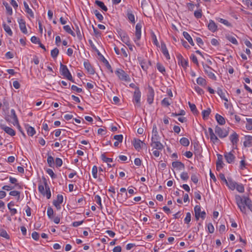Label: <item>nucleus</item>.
Wrapping results in <instances>:
<instances>
[{
    "instance_id": "nucleus-1",
    "label": "nucleus",
    "mask_w": 252,
    "mask_h": 252,
    "mask_svg": "<svg viewBox=\"0 0 252 252\" xmlns=\"http://www.w3.org/2000/svg\"><path fill=\"white\" fill-rule=\"evenodd\" d=\"M236 200L239 208L243 213H246V206L250 210H252V203L248 196L236 195Z\"/></svg>"
},
{
    "instance_id": "nucleus-2",
    "label": "nucleus",
    "mask_w": 252,
    "mask_h": 252,
    "mask_svg": "<svg viewBox=\"0 0 252 252\" xmlns=\"http://www.w3.org/2000/svg\"><path fill=\"white\" fill-rule=\"evenodd\" d=\"M38 189L39 192L44 196H46L47 199L51 198V193L50 189L45 178H44V185L39 184Z\"/></svg>"
},
{
    "instance_id": "nucleus-3",
    "label": "nucleus",
    "mask_w": 252,
    "mask_h": 252,
    "mask_svg": "<svg viewBox=\"0 0 252 252\" xmlns=\"http://www.w3.org/2000/svg\"><path fill=\"white\" fill-rule=\"evenodd\" d=\"M160 139L159 135H152L151 145L153 148L158 150H162L163 149L164 146L160 143Z\"/></svg>"
},
{
    "instance_id": "nucleus-4",
    "label": "nucleus",
    "mask_w": 252,
    "mask_h": 252,
    "mask_svg": "<svg viewBox=\"0 0 252 252\" xmlns=\"http://www.w3.org/2000/svg\"><path fill=\"white\" fill-rule=\"evenodd\" d=\"M60 72L61 74L66 78L69 81L74 82L72 75L65 65L61 63L60 64Z\"/></svg>"
},
{
    "instance_id": "nucleus-5",
    "label": "nucleus",
    "mask_w": 252,
    "mask_h": 252,
    "mask_svg": "<svg viewBox=\"0 0 252 252\" xmlns=\"http://www.w3.org/2000/svg\"><path fill=\"white\" fill-rule=\"evenodd\" d=\"M221 181L224 182L229 189L233 190L235 189L237 183L234 181L231 178L227 177L226 179L224 175L221 174Z\"/></svg>"
},
{
    "instance_id": "nucleus-6",
    "label": "nucleus",
    "mask_w": 252,
    "mask_h": 252,
    "mask_svg": "<svg viewBox=\"0 0 252 252\" xmlns=\"http://www.w3.org/2000/svg\"><path fill=\"white\" fill-rule=\"evenodd\" d=\"M115 73L118 76L119 78L121 80L125 81H129L130 80L129 76L123 69H117V70L115 71Z\"/></svg>"
},
{
    "instance_id": "nucleus-7",
    "label": "nucleus",
    "mask_w": 252,
    "mask_h": 252,
    "mask_svg": "<svg viewBox=\"0 0 252 252\" xmlns=\"http://www.w3.org/2000/svg\"><path fill=\"white\" fill-rule=\"evenodd\" d=\"M141 96V94L139 89L138 87H136L133 94V102H135L139 107L140 106Z\"/></svg>"
},
{
    "instance_id": "nucleus-8",
    "label": "nucleus",
    "mask_w": 252,
    "mask_h": 252,
    "mask_svg": "<svg viewBox=\"0 0 252 252\" xmlns=\"http://www.w3.org/2000/svg\"><path fill=\"white\" fill-rule=\"evenodd\" d=\"M205 73L212 79L216 80V76L213 73V70L207 64H203Z\"/></svg>"
},
{
    "instance_id": "nucleus-9",
    "label": "nucleus",
    "mask_w": 252,
    "mask_h": 252,
    "mask_svg": "<svg viewBox=\"0 0 252 252\" xmlns=\"http://www.w3.org/2000/svg\"><path fill=\"white\" fill-rule=\"evenodd\" d=\"M0 128L1 129L3 130L7 134L10 135L11 136H15L16 134V132L13 129L9 126H6L4 124H0Z\"/></svg>"
},
{
    "instance_id": "nucleus-10",
    "label": "nucleus",
    "mask_w": 252,
    "mask_h": 252,
    "mask_svg": "<svg viewBox=\"0 0 252 252\" xmlns=\"http://www.w3.org/2000/svg\"><path fill=\"white\" fill-rule=\"evenodd\" d=\"M148 92L147 94V102L149 104H151L153 102L155 93L153 88L149 86L148 88Z\"/></svg>"
},
{
    "instance_id": "nucleus-11",
    "label": "nucleus",
    "mask_w": 252,
    "mask_h": 252,
    "mask_svg": "<svg viewBox=\"0 0 252 252\" xmlns=\"http://www.w3.org/2000/svg\"><path fill=\"white\" fill-rule=\"evenodd\" d=\"M142 25L140 23H137L135 27V39H134L135 42L139 40L141 36ZM137 44V43H136ZM137 44H138L137 43Z\"/></svg>"
},
{
    "instance_id": "nucleus-12",
    "label": "nucleus",
    "mask_w": 252,
    "mask_h": 252,
    "mask_svg": "<svg viewBox=\"0 0 252 252\" xmlns=\"http://www.w3.org/2000/svg\"><path fill=\"white\" fill-rule=\"evenodd\" d=\"M63 196L61 194H58L57 199L53 201V205L56 207L57 210L61 209V204L63 202Z\"/></svg>"
},
{
    "instance_id": "nucleus-13",
    "label": "nucleus",
    "mask_w": 252,
    "mask_h": 252,
    "mask_svg": "<svg viewBox=\"0 0 252 252\" xmlns=\"http://www.w3.org/2000/svg\"><path fill=\"white\" fill-rule=\"evenodd\" d=\"M224 157L227 163L231 164L234 162L235 157L231 152L224 153Z\"/></svg>"
},
{
    "instance_id": "nucleus-14",
    "label": "nucleus",
    "mask_w": 252,
    "mask_h": 252,
    "mask_svg": "<svg viewBox=\"0 0 252 252\" xmlns=\"http://www.w3.org/2000/svg\"><path fill=\"white\" fill-rule=\"evenodd\" d=\"M177 58L178 61V64L182 65L184 68H187L188 66V61L185 59L181 54L178 55Z\"/></svg>"
},
{
    "instance_id": "nucleus-15",
    "label": "nucleus",
    "mask_w": 252,
    "mask_h": 252,
    "mask_svg": "<svg viewBox=\"0 0 252 252\" xmlns=\"http://www.w3.org/2000/svg\"><path fill=\"white\" fill-rule=\"evenodd\" d=\"M221 99H224L225 102H224V105L225 108L228 110V112L231 115H232L234 114V109H233L231 105L228 102V100L226 98H224L222 96V94H221Z\"/></svg>"
},
{
    "instance_id": "nucleus-16",
    "label": "nucleus",
    "mask_w": 252,
    "mask_h": 252,
    "mask_svg": "<svg viewBox=\"0 0 252 252\" xmlns=\"http://www.w3.org/2000/svg\"><path fill=\"white\" fill-rule=\"evenodd\" d=\"M18 22L19 25V28L21 31L24 34L28 33L27 30L26 26V22L23 19H18Z\"/></svg>"
},
{
    "instance_id": "nucleus-17",
    "label": "nucleus",
    "mask_w": 252,
    "mask_h": 252,
    "mask_svg": "<svg viewBox=\"0 0 252 252\" xmlns=\"http://www.w3.org/2000/svg\"><path fill=\"white\" fill-rule=\"evenodd\" d=\"M126 16H127V18L128 21L131 24H134L135 23V16L131 9H127Z\"/></svg>"
},
{
    "instance_id": "nucleus-18",
    "label": "nucleus",
    "mask_w": 252,
    "mask_h": 252,
    "mask_svg": "<svg viewBox=\"0 0 252 252\" xmlns=\"http://www.w3.org/2000/svg\"><path fill=\"white\" fill-rule=\"evenodd\" d=\"M208 131L210 134V137L211 140L214 143H216L218 142L219 140L218 138V135L216 134H215L213 132V130L212 128L209 127L208 128Z\"/></svg>"
},
{
    "instance_id": "nucleus-19",
    "label": "nucleus",
    "mask_w": 252,
    "mask_h": 252,
    "mask_svg": "<svg viewBox=\"0 0 252 252\" xmlns=\"http://www.w3.org/2000/svg\"><path fill=\"white\" fill-rule=\"evenodd\" d=\"M11 113V117L13 120V122L12 123L14 126H19L20 128V126L19 125L18 119L17 116L16 114L15 111L14 109H11L10 111Z\"/></svg>"
},
{
    "instance_id": "nucleus-20",
    "label": "nucleus",
    "mask_w": 252,
    "mask_h": 252,
    "mask_svg": "<svg viewBox=\"0 0 252 252\" xmlns=\"http://www.w3.org/2000/svg\"><path fill=\"white\" fill-rule=\"evenodd\" d=\"M161 50L166 59L169 60L170 59V55L166 48V45L164 42H162L161 43Z\"/></svg>"
},
{
    "instance_id": "nucleus-21",
    "label": "nucleus",
    "mask_w": 252,
    "mask_h": 252,
    "mask_svg": "<svg viewBox=\"0 0 252 252\" xmlns=\"http://www.w3.org/2000/svg\"><path fill=\"white\" fill-rule=\"evenodd\" d=\"M84 65L85 69L90 74H94L95 72L94 70L88 61L84 62Z\"/></svg>"
},
{
    "instance_id": "nucleus-22",
    "label": "nucleus",
    "mask_w": 252,
    "mask_h": 252,
    "mask_svg": "<svg viewBox=\"0 0 252 252\" xmlns=\"http://www.w3.org/2000/svg\"><path fill=\"white\" fill-rule=\"evenodd\" d=\"M140 64L142 69L145 71H147L149 65H151V62L150 61L147 62L144 60H142L140 61Z\"/></svg>"
},
{
    "instance_id": "nucleus-23",
    "label": "nucleus",
    "mask_w": 252,
    "mask_h": 252,
    "mask_svg": "<svg viewBox=\"0 0 252 252\" xmlns=\"http://www.w3.org/2000/svg\"><path fill=\"white\" fill-rule=\"evenodd\" d=\"M245 141L244 142V146L245 147H250L252 146V136L246 135L245 136Z\"/></svg>"
},
{
    "instance_id": "nucleus-24",
    "label": "nucleus",
    "mask_w": 252,
    "mask_h": 252,
    "mask_svg": "<svg viewBox=\"0 0 252 252\" xmlns=\"http://www.w3.org/2000/svg\"><path fill=\"white\" fill-rule=\"evenodd\" d=\"M9 182L11 184L15 185L14 187H15V188L19 189H22V186L20 185V184L17 183L18 180L16 178L9 177Z\"/></svg>"
},
{
    "instance_id": "nucleus-25",
    "label": "nucleus",
    "mask_w": 252,
    "mask_h": 252,
    "mask_svg": "<svg viewBox=\"0 0 252 252\" xmlns=\"http://www.w3.org/2000/svg\"><path fill=\"white\" fill-rule=\"evenodd\" d=\"M145 144L141 140L139 139H134V142L133 143V146L135 148L136 150L139 151L140 149H141V146L143 145H145Z\"/></svg>"
},
{
    "instance_id": "nucleus-26",
    "label": "nucleus",
    "mask_w": 252,
    "mask_h": 252,
    "mask_svg": "<svg viewBox=\"0 0 252 252\" xmlns=\"http://www.w3.org/2000/svg\"><path fill=\"white\" fill-rule=\"evenodd\" d=\"M229 139L233 145L236 144L238 141V135L236 132H233L229 136Z\"/></svg>"
},
{
    "instance_id": "nucleus-27",
    "label": "nucleus",
    "mask_w": 252,
    "mask_h": 252,
    "mask_svg": "<svg viewBox=\"0 0 252 252\" xmlns=\"http://www.w3.org/2000/svg\"><path fill=\"white\" fill-rule=\"evenodd\" d=\"M195 217L196 220H197L200 218V216L201 213L200 206L199 205H196L194 208Z\"/></svg>"
},
{
    "instance_id": "nucleus-28",
    "label": "nucleus",
    "mask_w": 252,
    "mask_h": 252,
    "mask_svg": "<svg viewBox=\"0 0 252 252\" xmlns=\"http://www.w3.org/2000/svg\"><path fill=\"white\" fill-rule=\"evenodd\" d=\"M75 29L74 30L76 32L77 38L79 40H81L82 39V33L83 32L80 29L79 26L77 24H75Z\"/></svg>"
},
{
    "instance_id": "nucleus-29",
    "label": "nucleus",
    "mask_w": 252,
    "mask_h": 252,
    "mask_svg": "<svg viewBox=\"0 0 252 252\" xmlns=\"http://www.w3.org/2000/svg\"><path fill=\"white\" fill-rule=\"evenodd\" d=\"M208 29L212 32H215L217 29V26L215 23L212 20L209 21V23L208 25Z\"/></svg>"
},
{
    "instance_id": "nucleus-30",
    "label": "nucleus",
    "mask_w": 252,
    "mask_h": 252,
    "mask_svg": "<svg viewBox=\"0 0 252 252\" xmlns=\"http://www.w3.org/2000/svg\"><path fill=\"white\" fill-rule=\"evenodd\" d=\"M172 165L173 167L177 168L179 169H182L185 168L184 164L180 161H173L172 163Z\"/></svg>"
},
{
    "instance_id": "nucleus-31",
    "label": "nucleus",
    "mask_w": 252,
    "mask_h": 252,
    "mask_svg": "<svg viewBox=\"0 0 252 252\" xmlns=\"http://www.w3.org/2000/svg\"><path fill=\"white\" fill-rule=\"evenodd\" d=\"M120 37L122 41L125 44H127L129 41H130V38L126 32L122 34Z\"/></svg>"
},
{
    "instance_id": "nucleus-32",
    "label": "nucleus",
    "mask_w": 252,
    "mask_h": 252,
    "mask_svg": "<svg viewBox=\"0 0 252 252\" xmlns=\"http://www.w3.org/2000/svg\"><path fill=\"white\" fill-rule=\"evenodd\" d=\"M225 38L231 42L232 43L237 45L238 44L237 40L235 38V37L230 34H227L225 35Z\"/></svg>"
},
{
    "instance_id": "nucleus-33",
    "label": "nucleus",
    "mask_w": 252,
    "mask_h": 252,
    "mask_svg": "<svg viewBox=\"0 0 252 252\" xmlns=\"http://www.w3.org/2000/svg\"><path fill=\"white\" fill-rule=\"evenodd\" d=\"M14 206V203L12 201L9 202L7 205L8 208L10 210L11 216L14 215L17 212V210L16 209L11 208V206Z\"/></svg>"
},
{
    "instance_id": "nucleus-34",
    "label": "nucleus",
    "mask_w": 252,
    "mask_h": 252,
    "mask_svg": "<svg viewBox=\"0 0 252 252\" xmlns=\"http://www.w3.org/2000/svg\"><path fill=\"white\" fill-rule=\"evenodd\" d=\"M183 35H184V37L188 41V42L189 43V44L191 45H192V46L194 45V43L193 41V40H192L191 37L190 36V35L188 33V32H184Z\"/></svg>"
},
{
    "instance_id": "nucleus-35",
    "label": "nucleus",
    "mask_w": 252,
    "mask_h": 252,
    "mask_svg": "<svg viewBox=\"0 0 252 252\" xmlns=\"http://www.w3.org/2000/svg\"><path fill=\"white\" fill-rule=\"evenodd\" d=\"M26 128L27 133L29 136H32L35 133V130L33 127L27 125Z\"/></svg>"
},
{
    "instance_id": "nucleus-36",
    "label": "nucleus",
    "mask_w": 252,
    "mask_h": 252,
    "mask_svg": "<svg viewBox=\"0 0 252 252\" xmlns=\"http://www.w3.org/2000/svg\"><path fill=\"white\" fill-rule=\"evenodd\" d=\"M24 7L25 8L26 12L28 14H29L31 17L33 18L34 17L33 13L32 10L29 8L28 3L26 1H24Z\"/></svg>"
},
{
    "instance_id": "nucleus-37",
    "label": "nucleus",
    "mask_w": 252,
    "mask_h": 252,
    "mask_svg": "<svg viewBox=\"0 0 252 252\" xmlns=\"http://www.w3.org/2000/svg\"><path fill=\"white\" fill-rule=\"evenodd\" d=\"M95 3L104 11H107L108 9L107 7L104 5V3L102 1L96 0L95 1Z\"/></svg>"
},
{
    "instance_id": "nucleus-38",
    "label": "nucleus",
    "mask_w": 252,
    "mask_h": 252,
    "mask_svg": "<svg viewBox=\"0 0 252 252\" xmlns=\"http://www.w3.org/2000/svg\"><path fill=\"white\" fill-rule=\"evenodd\" d=\"M47 161L49 166L51 167H53L54 166L55 162L54 158L52 156L48 155Z\"/></svg>"
},
{
    "instance_id": "nucleus-39",
    "label": "nucleus",
    "mask_w": 252,
    "mask_h": 252,
    "mask_svg": "<svg viewBox=\"0 0 252 252\" xmlns=\"http://www.w3.org/2000/svg\"><path fill=\"white\" fill-rule=\"evenodd\" d=\"M221 24H223L225 26L229 29H232L233 27V25L231 21L226 19H223L221 18Z\"/></svg>"
},
{
    "instance_id": "nucleus-40",
    "label": "nucleus",
    "mask_w": 252,
    "mask_h": 252,
    "mask_svg": "<svg viewBox=\"0 0 252 252\" xmlns=\"http://www.w3.org/2000/svg\"><path fill=\"white\" fill-rule=\"evenodd\" d=\"M180 143L183 146L187 147L189 145V141L188 138L186 137H183L180 139Z\"/></svg>"
},
{
    "instance_id": "nucleus-41",
    "label": "nucleus",
    "mask_w": 252,
    "mask_h": 252,
    "mask_svg": "<svg viewBox=\"0 0 252 252\" xmlns=\"http://www.w3.org/2000/svg\"><path fill=\"white\" fill-rule=\"evenodd\" d=\"M102 62L105 63L106 68L111 72V73H112L113 72V71L111 65L109 64L107 60L106 59H105V58L103 56H102Z\"/></svg>"
},
{
    "instance_id": "nucleus-42",
    "label": "nucleus",
    "mask_w": 252,
    "mask_h": 252,
    "mask_svg": "<svg viewBox=\"0 0 252 252\" xmlns=\"http://www.w3.org/2000/svg\"><path fill=\"white\" fill-rule=\"evenodd\" d=\"M3 29L4 31L7 32V33L10 35L12 36L13 32L10 28V27L8 25H7L5 23H3L2 24Z\"/></svg>"
},
{
    "instance_id": "nucleus-43",
    "label": "nucleus",
    "mask_w": 252,
    "mask_h": 252,
    "mask_svg": "<svg viewBox=\"0 0 252 252\" xmlns=\"http://www.w3.org/2000/svg\"><path fill=\"white\" fill-rule=\"evenodd\" d=\"M211 112V109L210 108H208L207 110H204L202 111V117L204 120H206L208 119L210 114Z\"/></svg>"
},
{
    "instance_id": "nucleus-44",
    "label": "nucleus",
    "mask_w": 252,
    "mask_h": 252,
    "mask_svg": "<svg viewBox=\"0 0 252 252\" xmlns=\"http://www.w3.org/2000/svg\"><path fill=\"white\" fill-rule=\"evenodd\" d=\"M63 28L66 32L70 34L72 36H75V34L74 32H73L72 31V30L71 29L69 26H68V25L64 26Z\"/></svg>"
},
{
    "instance_id": "nucleus-45",
    "label": "nucleus",
    "mask_w": 252,
    "mask_h": 252,
    "mask_svg": "<svg viewBox=\"0 0 252 252\" xmlns=\"http://www.w3.org/2000/svg\"><path fill=\"white\" fill-rule=\"evenodd\" d=\"M188 104L189 106V108L191 112L194 114H197L198 113V111L196 109L195 105L194 104L191 103L190 102H188Z\"/></svg>"
},
{
    "instance_id": "nucleus-46",
    "label": "nucleus",
    "mask_w": 252,
    "mask_h": 252,
    "mask_svg": "<svg viewBox=\"0 0 252 252\" xmlns=\"http://www.w3.org/2000/svg\"><path fill=\"white\" fill-rule=\"evenodd\" d=\"M59 50L57 48H55L51 51V55L54 59H56L58 56Z\"/></svg>"
},
{
    "instance_id": "nucleus-47",
    "label": "nucleus",
    "mask_w": 252,
    "mask_h": 252,
    "mask_svg": "<svg viewBox=\"0 0 252 252\" xmlns=\"http://www.w3.org/2000/svg\"><path fill=\"white\" fill-rule=\"evenodd\" d=\"M229 128L228 127H225L221 128V138L227 136L228 134Z\"/></svg>"
},
{
    "instance_id": "nucleus-48",
    "label": "nucleus",
    "mask_w": 252,
    "mask_h": 252,
    "mask_svg": "<svg viewBox=\"0 0 252 252\" xmlns=\"http://www.w3.org/2000/svg\"><path fill=\"white\" fill-rule=\"evenodd\" d=\"M157 67L158 70L162 74H164L165 72V67L160 63H157Z\"/></svg>"
},
{
    "instance_id": "nucleus-49",
    "label": "nucleus",
    "mask_w": 252,
    "mask_h": 252,
    "mask_svg": "<svg viewBox=\"0 0 252 252\" xmlns=\"http://www.w3.org/2000/svg\"><path fill=\"white\" fill-rule=\"evenodd\" d=\"M235 189L238 192L240 193L244 192L245 190L244 187L242 184H238L237 183Z\"/></svg>"
},
{
    "instance_id": "nucleus-50",
    "label": "nucleus",
    "mask_w": 252,
    "mask_h": 252,
    "mask_svg": "<svg viewBox=\"0 0 252 252\" xmlns=\"http://www.w3.org/2000/svg\"><path fill=\"white\" fill-rule=\"evenodd\" d=\"M162 106L168 107L170 105V99L168 98H164L161 102Z\"/></svg>"
},
{
    "instance_id": "nucleus-51",
    "label": "nucleus",
    "mask_w": 252,
    "mask_h": 252,
    "mask_svg": "<svg viewBox=\"0 0 252 252\" xmlns=\"http://www.w3.org/2000/svg\"><path fill=\"white\" fill-rule=\"evenodd\" d=\"M3 4L5 7V8L7 11V13L9 15H12V9L11 8V7L7 2H3Z\"/></svg>"
},
{
    "instance_id": "nucleus-52",
    "label": "nucleus",
    "mask_w": 252,
    "mask_h": 252,
    "mask_svg": "<svg viewBox=\"0 0 252 252\" xmlns=\"http://www.w3.org/2000/svg\"><path fill=\"white\" fill-rule=\"evenodd\" d=\"M0 236L7 239H9V235L7 234V232L3 229H0Z\"/></svg>"
},
{
    "instance_id": "nucleus-53",
    "label": "nucleus",
    "mask_w": 252,
    "mask_h": 252,
    "mask_svg": "<svg viewBox=\"0 0 252 252\" xmlns=\"http://www.w3.org/2000/svg\"><path fill=\"white\" fill-rule=\"evenodd\" d=\"M94 201L99 206L100 208L101 209L102 208V204H101V197L98 195H96L94 196Z\"/></svg>"
},
{
    "instance_id": "nucleus-54",
    "label": "nucleus",
    "mask_w": 252,
    "mask_h": 252,
    "mask_svg": "<svg viewBox=\"0 0 252 252\" xmlns=\"http://www.w3.org/2000/svg\"><path fill=\"white\" fill-rule=\"evenodd\" d=\"M218 160L216 162V169L218 171L220 169V154H217Z\"/></svg>"
},
{
    "instance_id": "nucleus-55",
    "label": "nucleus",
    "mask_w": 252,
    "mask_h": 252,
    "mask_svg": "<svg viewBox=\"0 0 252 252\" xmlns=\"http://www.w3.org/2000/svg\"><path fill=\"white\" fill-rule=\"evenodd\" d=\"M94 14L99 21L101 22L102 20H103V16L101 13H99L97 10H95L94 11Z\"/></svg>"
},
{
    "instance_id": "nucleus-56",
    "label": "nucleus",
    "mask_w": 252,
    "mask_h": 252,
    "mask_svg": "<svg viewBox=\"0 0 252 252\" xmlns=\"http://www.w3.org/2000/svg\"><path fill=\"white\" fill-rule=\"evenodd\" d=\"M101 159L104 162L107 163L112 162L113 161L112 158H107L104 154L101 155Z\"/></svg>"
},
{
    "instance_id": "nucleus-57",
    "label": "nucleus",
    "mask_w": 252,
    "mask_h": 252,
    "mask_svg": "<svg viewBox=\"0 0 252 252\" xmlns=\"http://www.w3.org/2000/svg\"><path fill=\"white\" fill-rule=\"evenodd\" d=\"M97 167L96 166L94 165L92 168V174L94 178L96 179L97 177Z\"/></svg>"
},
{
    "instance_id": "nucleus-58",
    "label": "nucleus",
    "mask_w": 252,
    "mask_h": 252,
    "mask_svg": "<svg viewBox=\"0 0 252 252\" xmlns=\"http://www.w3.org/2000/svg\"><path fill=\"white\" fill-rule=\"evenodd\" d=\"M197 83L199 85L204 86L206 85V80L202 78V77H199L197 79Z\"/></svg>"
},
{
    "instance_id": "nucleus-59",
    "label": "nucleus",
    "mask_w": 252,
    "mask_h": 252,
    "mask_svg": "<svg viewBox=\"0 0 252 252\" xmlns=\"http://www.w3.org/2000/svg\"><path fill=\"white\" fill-rule=\"evenodd\" d=\"M47 216L49 218H52L54 215V211L51 207H48L47 211Z\"/></svg>"
},
{
    "instance_id": "nucleus-60",
    "label": "nucleus",
    "mask_w": 252,
    "mask_h": 252,
    "mask_svg": "<svg viewBox=\"0 0 252 252\" xmlns=\"http://www.w3.org/2000/svg\"><path fill=\"white\" fill-rule=\"evenodd\" d=\"M191 220V214L188 212L186 214V217L184 219L185 223H189Z\"/></svg>"
},
{
    "instance_id": "nucleus-61",
    "label": "nucleus",
    "mask_w": 252,
    "mask_h": 252,
    "mask_svg": "<svg viewBox=\"0 0 252 252\" xmlns=\"http://www.w3.org/2000/svg\"><path fill=\"white\" fill-rule=\"evenodd\" d=\"M194 15L197 19L200 18L202 17L201 10L199 9V10L195 11L194 12Z\"/></svg>"
},
{
    "instance_id": "nucleus-62",
    "label": "nucleus",
    "mask_w": 252,
    "mask_h": 252,
    "mask_svg": "<svg viewBox=\"0 0 252 252\" xmlns=\"http://www.w3.org/2000/svg\"><path fill=\"white\" fill-rule=\"evenodd\" d=\"M55 164L57 167H61L63 164L62 159L60 158H56L55 160Z\"/></svg>"
},
{
    "instance_id": "nucleus-63",
    "label": "nucleus",
    "mask_w": 252,
    "mask_h": 252,
    "mask_svg": "<svg viewBox=\"0 0 252 252\" xmlns=\"http://www.w3.org/2000/svg\"><path fill=\"white\" fill-rule=\"evenodd\" d=\"M46 172L51 176L52 179H55L56 177V176L54 174L52 169L49 168L47 169Z\"/></svg>"
},
{
    "instance_id": "nucleus-64",
    "label": "nucleus",
    "mask_w": 252,
    "mask_h": 252,
    "mask_svg": "<svg viewBox=\"0 0 252 252\" xmlns=\"http://www.w3.org/2000/svg\"><path fill=\"white\" fill-rule=\"evenodd\" d=\"M243 2L248 7L252 9V2L250 0H243Z\"/></svg>"
}]
</instances>
